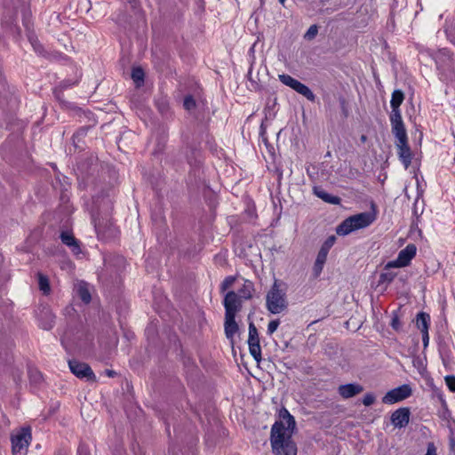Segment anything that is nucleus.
<instances>
[{"label":"nucleus","mask_w":455,"mask_h":455,"mask_svg":"<svg viewBox=\"0 0 455 455\" xmlns=\"http://www.w3.org/2000/svg\"><path fill=\"white\" fill-rule=\"evenodd\" d=\"M266 307L274 315L280 314L287 308L286 289L282 282L275 280L267 293Z\"/></svg>","instance_id":"obj_2"},{"label":"nucleus","mask_w":455,"mask_h":455,"mask_svg":"<svg viewBox=\"0 0 455 455\" xmlns=\"http://www.w3.org/2000/svg\"><path fill=\"white\" fill-rule=\"evenodd\" d=\"M318 33V27L317 25L314 24L309 27V28L307 30V32L304 35V39L307 41L313 40Z\"/></svg>","instance_id":"obj_33"},{"label":"nucleus","mask_w":455,"mask_h":455,"mask_svg":"<svg viewBox=\"0 0 455 455\" xmlns=\"http://www.w3.org/2000/svg\"><path fill=\"white\" fill-rule=\"evenodd\" d=\"M411 411L407 407H402L395 411L391 415V422L395 427H404L410 421Z\"/></svg>","instance_id":"obj_12"},{"label":"nucleus","mask_w":455,"mask_h":455,"mask_svg":"<svg viewBox=\"0 0 455 455\" xmlns=\"http://www.w3.org/2000/svg\"><path fill=\"white\" fill-rule=\"evenodd\" d=\"M68 366L71 372L80 379H86L87 380L95 381L96 376L93 373L89 364L81 363L76 360H69Z\"/></svg>","instance_id":"obj_9"},{"label":"nucleus","mask_w":455,"mask_h":455,"mask_svg":"<svg viewBox=\"0 0 455 455\" xmlns=\"http://www.w3.org/2000/svg\"><path fill=\"white\" fill-rule=\"evenodd\" d=\"M278 79L282 84L291 88L296 92L303 95L309 101L314 102L315 100V95L310 90V88L306 84H302L301 82H299V80L293 78L290 75H278Z\"/></svg>","instance_id":"obj_5"},{"label":"nucleus","mask_w":455,"mask_h":455,"mask_svg":"<svg viewBox=\"0 0 455 455\" xmlns=\"http://www.w3.org/2000/svg\"><path fill=\"white\" fill-rule=\"evenodd\" d=\"M391 126L392 132L394 133L398 141H404L408 140L403 122L391 124Z\"/></svg>","instance_id":"obj_22"},{"label":"nucleus","mask_w":455,"mask_h":455,"mask_svg":"<svg viewBox=\"0 0 455 455\" xmlns=\"http://www.w3.org/2000/svg\"><path fill=\"white\" fill-rule=\"evenodd\" d=\"M375 400H376V397H375L374 394L367 393L364 395V396L363 398V403L365 406H371L374 403Z\"/></svg>","instance_id":"obj_39"},{"label":"nucleus","mask_w":455,"mask_h":455,"mask_svg":"<svg viewBox=\"0 0 455 455\" xmlns=\"http://www.w3.org/2000/svg\"><path fill=\"white\" fill-rule=\"evenodd\" d=\"M355 230V228L353 225V222L348 217L337 227L336 233L339 235H347Z\"/></svg>","instance_id":"obj_21"},{"label":"nucleus","mask_w":455,"mask_h":455,"mask_svg":"<svg viewBox=\"0 0 455 455\" xmlns=\"http://www.w3.org/2000/svg\"><path fill=\"white\" fill-rule=\"evenodd\" d=\"M32 44H33V46H34V48H35V50H36V51H38V49L42 47V46H41V44H34V43H32Z\"/></svg>","instance_id":"obj_51"},{"label":"nucleus","mask_w":455,"mask_h":455,"mask_svg":"<svg viewBox=\"0 0 455 455\" xmlns=\"http://www.w3.org/2000/svg\"><path fill=\"white\" fill-rule=\"evenodd\" d=\"M254 291V283L250 280H244L243 286L238 290L236 294H238L242 300H249L252 298Z\"/></svg>","instance_id":"obj_19"},{"label":"nucleus","mask_w":455,"mask_h":455,"mask_svg":"<svg viewBox=\"0 0 455 455\" xmlns=\"http://www.w3.org/2000/svg\"><path fill=\"white\" fill-rule=\"evenodd\" d=\"M417 247L413 243H409L401 250L396 259L389 261L386 265V268L403 267L408 266L411 259L415 257Z\"/></svg>","instance_id":"obj_6"},{"label":"nucleus","mask_w":455,"mask_h":455,"mask_svg":"<svg viewBox=\"0 0 455 455\" xmlns=\"http://www.w3.org/2000/svg\"><path fill=\"white\" fill-rule=\"evenodd\" d=\"M390 325L395 331L401 330L402 324H401L398 314L396 312H393V314H392V319H391Z\"/></svg>","instance_id":"obj_37"},{"label":"nucleus","mask_w":455,"mask_h":455,"mask_svg":"<svg viewBox=\"0 0 455 455\" xmlns=\"http://www.w3.org/2000/svg\"><path fill=\"white\" fill-rule=\"evenodd\" d=\"M279 324H280L279 319L270 321L267 324V334L272 335L277 330Z\"/></svg>","instance_id":"obj_38"},{"label":"nucleus","mask_w":455,"mask_h":455,"mask_svg":"<svg viewBox=\"0 0 455 455\" xmlns=\"http://www.w3.org/2000/svg\"><path fill=\"white\" fill-rule=\"evenodd\" d=\"M183 107L186 110L191 111L196 108V103L192 95H187L183 100Z\"/></svg>","instance_id":"obj_31"},{"label":"nucleus","mask_w":455,"mask_h":455,"mask_svg":"<svg viewBox=\"0 0 455 455\" xmlns=\"http://www.w3.org/2000/svg\"><path fill=\"white\" fill-rule=\"evenodd\" d=\"M360 140H361L363 143L366 142V140H367V136H366V135H364V134H363V135L360 137Z\"/></svg>","instance_id":"obj_50"},{"label":"nucleus","mask_w":455,"mask_h":455,"mask_svg":"<svg viewBox=\"0 0 455 455\" xmlns=\"http://www.w3.org/2000/svg\"><path fill=\"white\" fill-rule=\"evenodd\" d=\"M77 453L78 455H90L88 448L84 444L79 445Z\"/></svg>","instance_id":"obj_45"},{"label":"nucleus","mask_w":455,"mask_h":455,"mask_svg":"<svg viewBox=\"0 0 455 455\" xmlns=\"http://www.w3.org/2000/svg\"><path fill=\"white\" fill-rule=\"evenodd\" d=\"M396 147L399 159L407 169L411 165L412 160V154L408 145V140L404 141H398L396 143Z\"/></svg>","instance_id":"obj_14"},{"label":"nucleus","mask_w":455,"mask_h":455,"mask_svg":"<svg viewBox=\"0 0 455 455\" xmlns=\"http://www.w3.org/2000/svg\"><path fill=\"white\" fill-rule=\"evenodd\" d=\"M281 4H284L286 0H278Z\"/></svg>","instance_id":"obj_52"},{"label":"nucleus","mask_w":455,"mask_h":455,"mask_svg":"<svg viewBox=\"0 0 455 455\" xmlns=\"http://www.w3.org/2000/svg\"><path fill=\"white\" fill-rule=\"evenodd\" d=\"M90 128H91V126H83V127H80L74 133L72 140H73V144H74L75 148L82 149V146L79 143H80L81 140L87 135Z\"/></svg>","instance_id":"obj_24"},{"label":"nucleus","mask_w":455,"mask_h":455,"mask_svg":"<svg viewBox=\"0 0 455 455\" xmlns=\"http://www.w3.org/2000/svg\"><path fill=\"white\" fill-rule=\"evenodd\" d=\"M28 376H29L30 381L34 382L36 384L40 383L43 379L42 373L40 371H38L37 370H33V369H29Z\"/></svg>","instance_id":"obj_35"},{"label":"nucleus","mask_w":455,"mask_h":455,"mask_svg":"<svg viewBox=\"0 0 455 455\" xmlns=\"http://www.w3.org/2000/svg\"><path fill=\"white\" fill-rule=\"evenodd\" d=\"M77 293H78L79 298L85 304H88L91 301V299H92L91 293L84 284L79 285V287L77 289Z\"/></svg>","instance_id":"obj_28"},{"label":"nucleus","mask_w":455,"mask_h":455,"mask_svg":"<svg viewBox=\"0 0 455 455\" xmlns=\"http://www.w3.org/2000/svg\"><path fill=\"white\" fill-rule=\"evenodd\" d=\"M421 334H422L423 347H424V348H426L428 346V343H429L428 331H421Z\"/></svg>","instance_id":"obj_44"},{"label":"nucleus","mask_w":455,"mask_h":455,"mask_svg":"<svg viewBox=\"0 0 455 455\" xmlns=\"http://www.w3.org/2000/svg\"><path fill=\"white\" fill-rule=\"evenodd\" d=\"M105 373H106L107 376H108L110 378H113V377H115L116 375V372L115 371L108 370V369L105 371Z\"/></svg>","instance_id":"obj_49"},{"label":"nucleus","mask_w":455,"mask_h":455,"mask_svg":"<svg viewBox=\"0 0 455 455\" xmlns=\"http://www.w3.org/2000/svg\"><path fill=\"white\" fill-rule=\"evenodd\" d=\"M236 280V277L234 275H228L227 276L220 284V291H225L226 290L229 289L233 286Z\"/></svg>","instance_id":"obj_32"},{"label":"nucleus","mask_w":455,"mask_h":455,"mask_svg":"<svg viewBox=\"0 0 455 455\" xmlns=\"http://www.w3.org/2000/svg\"><path fill=\"white\" fill-rule=\"evenodd\" d=\"M247 343L251 355L257 363H259L262 359L259 336L258 329L252 322H250L249 323V335Z\"/></svg>","instance_id":"obj_8"},{"label":"nucleus","mask_w":455,"mask_h":455,"mask_svg":"<svg viewBox=\"0 0 455 455\" xmlns=\"http://www.w3.org/2000/svg\"><path fill=\"white\" fill-rule=\"evenodd\" d=\"M434 60L442 80L448 82L455 79L454 59L448 49H440L435 53Z\"/></svg>","instance_id":"obj_3"},{"label":"nucleus","mask_w":455,"mask_h":455,"mask_svg":"<svg viewBox=\"0 0 455 455\" xmlns=\"http://www.w3.org/2000/svg\"><path fill=\"white\" fill-rule=\"evenodd\" d=\"M404 100V93L401 90H395L392 93L390 106L392 109H399Z\"/></svg>","instance_id":"obj_25"},{"label":"nucleus","mask_w":455,"mask_h":455,"mask_svg":"<svg viewBox=\"0 0 455 455\" xmlns=\"http://www.w3.org/2000/svg\"><path fill=\"white\" fill-rule=\"evenodd\" d=\"M37 281H38V287L40 291L44 294L48 295L51 292V285L50 281L47 275H44L41 272L37 273Z\"/></svg>","instance_id":"obj_23"},{"label":"nucleus","mask_w":455,"mask_h":455,"mask_svg":"<svg viewBox=\"0 0 455 455\" xmlns=\"http://www.w3.org/2000/svg\"><path fill=\"white\" fill-rule=\"evenodd\" d=\"M223 305L226 315H235L242 309L243 300L234 291H229L225 295Z\"/></svg>","instance_id":"obj_10"},{"label":"nucleus","mask_w":455,"mask_h":455,"mask_svg":"<svg viewBox=\"0 0 455 455\" xmlns=\"http://www.w3.org/2000/svg\"><path fill=\"white\" fill-rule=\"evenodd\" d=\"M145 73L144 70L140 68H133L132 70V78L135 83L136 86L140 87L144 83Z\"/></svg>","instance_id":"obj_27"},{"label":"nucleus","mask_w":455,"mask_h":455,"mask_svg":"<svg viewBox=\"0 0 455 455\" xmlns=\"http://www.w3.org/2000/svg\"><path fill=\"white\" fill-rule=\"evenodd\" d=\"M314 194L318 197L321 198L323 202L338 205L340 204L341 199L340 197L329 194L326 192L323 188L321 187H314L313 188Z\"/></svg>","instance_id":"obj_18"},{"label":"nucleus","mask_w":455,"mask_h":455,"mask_svg":"<svg viewBox=\"0 0 455 455\" xmlns=\"http://www.w3.org/2000/svg\"><path fill=\"white\" fill-rule=\"evenodd\" d=\"M32 439L30 427H23L17 435H12V451L13 455L25 454Z\"/></svg>","instance_id":"obj_4"},{"label":"nucleus","mask_w":455,"mask_h":455,"mask_svg":"<svg viewBox=\"0 0 455 455\" xmlns=\"http://www.w3.org/2000/svg\"><path fill=\"white\" fill-rule=\"evenodd\" d=\"M390 122H391V124L403 122L400 109H392L391 115H390Z\"/></svg>","instance_id":"obj_36"},{"label":"nucleus","mask_w":455,"mask_h":455,"mask_svg":"<svg viewBox=\"0 0 455 455\" xmlns=\"http://www.w3.org/2000/svg\"><path fill=\"white\" fill-rule=\"evenodd\" d=\"M327 255H328V252L319 250L316 259H315V261L319 262V263L325 264L326 259H327Z\"/></svg>","instance_id":"obj_41"},{"label":"nucleus","mask_w":455,"mask_h":455,"mask_svg":"<svg viewBox=\"0 0 455 455\" xmlns=\"http://www.w3.org/2000/svg\"><path fill=\"white\" fill-rule=\"evenodd\" d=\"M44 315L46 317V322L41 323V327L44 330H51L53 327L54 316L50 311L44 312Z\"/></svg>","instance_id":"obj_29"},{"label":"nucleus","mask_w":455,"mask_h":455,"mask_svg":"<svg viewBox=\"0 0 455 455\" xmlns=\"http://www.w3.org/2000/svg\"><path fill=\"white\" fill-rule=\"evenodd\" d=\"M412 394V389L410 385L403 384L395 388L389 390L382 398V403L386 404H393L401 402Z\"/></svg>","instance_id":"obj_7"},{"label":"nucleus","mask_w":455,"mask_h":455,"mask_svg":"<svg viewBox=\"0 0 455 455\" xmlns=\"http://www.w3.org/2000/svg\"><path fill=\"white\" fill-rule=\"evenodd\" d=\"M238 324L235 322V315H225L224 331L227 339L232 340L235 334L238 331Z\"/></svg>","instance_id":"obj_17"},{"label":"nucleus","mask_w":455,"mask_h":455,"mask_svg":"<svg viewBox=\"0 0 455 455\" xmlns=\"http://www.w3.org/2000/svg\"><path fill=\"white\" fill-rule=\"evenodd\" d=\"M450 444V454L449 455H455V438L451 437L449 441Z\"/></svg>","instance_id":"obj_48"},{"label":"nucleus","mask_w":455,"mask_h":455,"mask_svg":"<svg viewBox=\"0 0 455 455\" xmlns=\"http://www.w3.org/2000/svg\"><path fill=\"white\" fill-rule=\"evenodd\" d=\"M280 420L275 421L270 432V444L275 455H297V445L292 440L296 421L289 411L283 407L279 411Z\"/></svg>","instance_id":"obj_1"},{"label":"nucleus","mask_w":455,"mask_h":455,"mask_svg":"<svg viewBox=\"0 0 455 455\" xmlns=\"http://www.w3.org/2000/svg\"><path fill=\"white\" fill-rule=\"evenodd\" d=\"M425 455H436V449L433 443H428L427 453Z\"/></svg>","instance_id":"obj_46"},{"label":"nucleus","mask_w":455,"mask_h":455,"mask_svg":"<svg viewBox=\"0 0 455 455\" xmlns=\"http://www.w3.org/2000/svg\"><path fill=\"white\" fill-rule=\"evenodd\" d=\"M416 324L420 331H428L430 324V315L426 312H419L416 316Z\"/></svg>","instance_id":"obj_20"},{"label":"nucleus","mask_w":455,"mask_h":455,"mask_svg":"<svg viewBox=\"0 0 455 455\" xmlns=\"http://www.w3.org/2000/svg\"><path fill=\"white\" fill-rule=\"evenodd\" d=\"M324 264L315 261L313 272L315 277H318L323 271Z\"/></svg>","instance_id":"obj_42"},{"label":"nucleus","mask_w":455,"mask_h":455,"mask_svg":"<svg viewBox=\"0 0 455 455\" xmlns=\"http://www.w3.org/2000/svg\"><path fill=\"white\" fill-rule=\"evenodd\" d=\"M395 276H396L395 272L391 271L390 268L387 269L385 267L384 272H382L379 275V284H381V283L390 284L394 281Z\"/></svg>","instance_id":"obj_26"},{"label":"nucleus","mask_w":455,"mask_h":455,"mask_svg":"<svg viewBox=\"0 0 455 455\" xmlns=\"http://www.w3.org/2000/svg\"><path fill=\"white\" fill-rule=\"evenodd\" d=\"M349 218L355 230L369 227L376 219L375 214L371 212H362Z\"/></svg>","instance_id":"obj_13"},{"label":"nucleus","mask_w":455,"mask_h":455,"mask_svg":"<svg viewBox=\"0 0 455 455\" xmlns=\"http://www.w3.org/2000/svg\"><path fill=\"white\" fill-rule=\"evenodd\" d=\"M94 228L100 239H108L116 236V228L112 222L107 220L103 222L93 219Z\"/></svg>","instance_id":"obj_11"},{"label":"nucleus","mask_w":455,"mask_h":455,"mask_svg":"<svg viewBox=\"0 0 455 455\" xmlns=\"http://www.w3.org/2000/svg\"><path fill=\"white\" fill-rule=\"evenodd\" d=\"M61 242L68 246L74 254H79L81 252V248L79 244V241L73 235L72 233L68 231H63L60 234Z\"/></svg>","instance_id":"obj_16"},{"label":"nucleus","mask_w":455,"mask_h":455,"mask_svg":"<svg viewBox=\"0 0 455 455\" xmlns=\"http://www.w3.org/2000/svg\"><path fill=\"white\" fill-rule=\"evenodd\" d=\"M339 102H340V106H341V109H342V112H343V115L345 117L347 116L348 115V111H347V102L345 100V99L341 98L339 100Z\"/></svg>","instance_id":"obj_47"},{"label":"nucleus","mask_w":455,"mask_h":455,"mask_svg":"<svg viewBox=\"0 0 455 455\" xmlns=\"http://www.w3.org/2000/svg\"><path fill=\"white\" fill-rule=\"evenodd\" d=\"M336 242V236L335 235H330L325 241L324 243L322 244L320 250L323 251H326L329 253V251L331 250V248L333 246V244L335 243Z\"/></svg>","instance_id":"obj_34"},{"label":"nucleus","mask_w":455,"mask_h":455,"mask_svg":"<svg viewBox=\"0 0 455 455\" xmlns=\"http://www.w3.org/2000/svg\"><path fill=\"white\" fill-rule=\"evenodd\" d=\"M81 76H82L81 73H78V74L76 73V78H74V79H65V80H63L60 83V86L62 89H67V88H69V87H71L73 85H76V84H78Z\"/></svg>","instance_id":"obj_30"},{"label":"nucleus","mask_w":455,"mask_h":455,"mask_svg":"<svg viewBox=\"0 0 455 455\" xmlns=\"http://www.w3.org/2000/svg\"><path fill=\"white\" fill-rule=\"evenodd\" d=\"M29 16H30L29 12L27 10H24V12H23V25L26 27L27 29H29V28H30Z\"/></svg>","instance_id":"obj_43"},{"label":"nucleus","mask_w":455,"mask_h":455,"mask_svg":"<svg viewBox=\"0 0 455 455\" xmlns=\"http://www.w3.org/2000/svg\"><path fill=\"white\" fill-rule=\"evenodd\" d=\"M5 23H10V24H12V20H11L10 21L8 20H4Z\"/></svg>","instance_id":"obj_53"},{"label":"nucleus","mask_w":455,"mask_h":455,"mask_svg":"<svg viewBox=\"0 0 455 455\" xmlns=\"http://www.w3.org/2000/svg\"><path fill=\"white\" fill-rule=\"evenodd\" d=\"M445 383L451 392H455V376L454 375L446 376Z\"/></svg>","instance_id":"obj_40"},{"label":"nucleus","mask_w":455,"mask_h":455,"mask_svg":"<svg viewBox=\"0 0 455 455\" xmlns=\"http://www.w3.org/2000/svg\"><path fill=\"white\" fill-rule=\"evenodd\" d=\"M363 391V387L357 383L340 385L338 388L339 395L345 398H351Z\"/></svg>","instance_id":"obj_15"}]
</instances>
